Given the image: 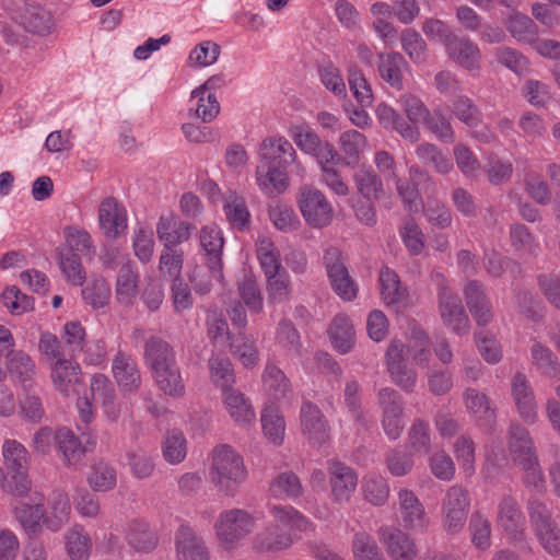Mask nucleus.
Wrapping results in <instances>:
<instances>
[{
    "label": "nucleus",
    "instance_id": "0eeeda50",
    "mask_svg": "<svg viewBox=\"0 0 560 560\" xmlns=\"http://www.w3.org/2000/svg\"><path fill=\"white\" fill-rule=\"evenodd\" d=\"M298 206L305 222L314 229L325 228L332 221L331 203L324 192L313 186L303 185L300 188Z\"/></svg>",
    "mask_w": 560,
    "mask_h": 560
},
{
    "label": "nucleus",
    "instance_id": "c9c22d12",
    "mask_svg": "<svg viewBox=\"0 0 560 560\" xmlns=\"http://www.w3.org/2000/svg\"><path fill=\"white\" fill-rule=\"evenodd\" d=\"M381 296L388 306H399L406 303L408 291L401 285L399 277L388 267H384L380 272Z\"/></svg>",
    "mask_w": 560,
    "mask_h": 560
},
{
    "label": "nucleus",
    "instance_id": "8fccbe9b",
    "mask_svg": "<svg viewBox=\"0 0 560 560\" xmlns=\"http://www.w3.org/2000/svg\"><path fill=\"white\" fill-rule=\"evenodd\" d=\"M210 378L212 383L225 390L233 387L235 375L229 358L220 354H212L208 361Z\"/></svg>",
    "mask_w": 560,
    "mask_h": 560
},
{
    "label": "nucleus",
    "instance_id": "a211bd4d",
    "mask_svg": "<svg viewBox=\"0 0 560 560\" xmlns=\"http://www.w3.org/2000/svg\"><path fill=\"white\" fill-rule=\"evenodd\" d=\"M175 550L177 560H210L203 538L186 524L175 534Z\"/></svg>",
    "mask_w": 560,
    "mask_h": 560
},
{
    "label": "nucleus",
    "instance_id": "bf43d9fd",
    "mask_svg": "<svg viewBox=\"0 0 560 560\" xmlns=\"http://www.w3.org/2000/svg\"><path fill=\"white\" fill-rule=\"evenodd\" d=\"M154 245L153 231L144 224H137L132 234V248L136 257L142 264L152 259Z\"/></svg>",
    "mask_w": 560,
    "mask_h": 560
},
{
    "label": "nucleus",
    "instance_id": "e2e57ef3",
    "mask_svg": "<svg viewBox=\"0 0 560 560\" xmlns=\"http://www.w3.org/2000/svg\"><path fill=\"white\" fill-rule=\"evenodd\" d=\"M58 264L68 282L73 285H82L84 283L86 275L78 254L71 250H61L59 253Z\"/></svg>",
    "mask_w": 560,
    "mask_h": 560
},
{
    "label": "nucleus",
    "instance_id": "e433bc0d",
    "mask_svg": "<svg viewBox=\"0 0 560 560\" xmlns=\"http://www.w3.org/2000/svg\"><path fill=\"white\" fill-rule=\"evenodd\" d=\"M329 337L334 348L339 353H348L355 340L353 324L347 315H337L329 328Z\"/></svg>",
    "mask_w": 560,
    "mask_h": 560
},
{
    "label": "nucleus",
    "instance_id": "5701e85b",
    "mask_svg": "<svg viewBox=\"0 0 560 560\" xmlns=\"http://www.w3.org/2000/svg\"><path fill=\"white\" fill-rule=\"evenodd\" d=\"M446 55L458 66L472 71L480 69L481 52L477 44L467 37L455 35L446 44Z\"/></svg>",
    "mask_w": 560,
    "mask_h": 560
},
{
    "label": "nucleus",
    "instance_id": "9d476101",
    "mask_svg": "<svg viewBox=\"0 0 560 560\" xmlns=\"http://www.w3.org/2000/svg\"><path fill=\"white\" fill-rule=\"evenodd\" d=\"M323 259L329 282L336 294L345 301L355 299L358 287L349 275L341 252L336 247H328Z\"/></svg>",
    "mask_w": 560,
    "mask_h": 560
},
{
    "label": "nucleus",
    "instance_id": "cd10ccee",
    "mask_svg": "<svg viewBox=\"0 0 560 560\" xmlns=\"http://www.w3.org/2000/svg\"><path fill=\"white\" fill-rule=\"evenodd\" d=\"M262 390L269 406L285 399L291 393V385L285 374L273 363H267L262 375Z\"/></svg>",
    "mask_w": 560,
    "mask_h": 560
},
{
    "label": "nucleus",
    "instance_id": "13d9d810",
    "mask_svg": "<svg viewBox=\"0 0 560 560\" xmlns=\"http://www.w3.org/2000/svg\"><path fill=\"white\" fill-rule=\"evenodd\" d=\"M418 159L428 166L433 167L436 173L446 174L453 168L450 158L445 156L438 147L423 142L417 147Z\"/></svg>",
    "mask_w": 560,
    "mask_h": 560
},
{
    "label": "nucleus",
    "instance_id": "ea45409f",
    "mask_svg": "<svg viewBox=\"0 0 560 560\" xmlns=\"http://www.w3.org/2000/svg\"><path fill=\"white\" fill-rule=\"evenodd\" d=\"M65 546L71 560H89L93 544L83 526L77 524L67 530Z\"/></svg>",
    "mask_w": 560,
    "mask_h": 560
},
{
    "label": "nucleus",
    "instance_id": "052dcab7",
    "mask_svg": "<svg viewBox=\"0 0 560 560\" xmlns=\"http://www.w3.org/2000/svg\"><path fill=\"white\" fill-rule=\"evenodd\" d=\"M237 289L241 299L252 313L261 312L262 296L256 277L252 272H244L243 278L238 280Z\"/></svg>",
    "mask_w": 560,
    "mask_h": 560
},
{
    "label": "nucleus",
    "instance_id": "4468645a",
    "mask_svg": "<svg viewBox=\"0 0 560 560\" xmlns=\"http://www.w3.org/2000/svg\"><path fill=\"white\" fill-rule=\"evenodd\" d=\"M378 536L392 560H415L417 558L418 548L415 539L407 532L393 526H383L378 530Z\"/></svg>",
    "mask_w": 560,
    "mask_h": 560
},
{
    "label": "nucleus",
    "instance_id": "4c0bfd02",
    "mask_svg": "<svg viewBox=\"0 0 560 560\" xmlns=\"http://www.w3.org/2000/svg\"><path fill=\"white\" fill-rule=\"evenodd\" d=\"M467 411L479 423L491 424L494 420V409L485 393L475 388H467L463 394Z\"/></svg>",
    "mask_w": 560,
    "mask_h": 560
},
{
    "label": "nucleus",
    "instance_id": "aec40b11",
    "mask_svg": "<svg viewBox=\"0 0 560 560\" xmlns=\"http://www.w3.org/2000/svg\"><path fill=\"white\" fill-rule=\"evenodd\" d=\"M194 226L180 220L174 213H165L159 218L156 235L164 247H175L189 240Z\"/></svg>",
    "mask_w": 560,
    "mask_h": 560
},
{
    "label": "nucleus",
    "instance_id": "6e6552de",
    "mask_svg": "<svg viewBox=\"0 0 560 560\" xmlns=\"http://www.w3.org/2000/svg\"><path fill=\"white\" fill-rule=\"evenodd\" d=\"M288 132L298 149L315 158L318 164L338 160V153L334 145L328 141H323L308 124H292Z\"/></svg>",
    "mask_w": 560,
    "mask_h": 560
},
{
    "label": "nucleus",
    "instance_id": "423d86ee",
    "mask_svg": "<svg viewBox=\"0 0 560 560\" xmlns=\"http://www.w3.org/2000/svg\"><path fill=\"white\" fill-rule=\"evenodd\" d=\"M432 281L438 288L439 314L443 325L458 336L468 334L469 318L459 296L451 290L442 273L434 272Z\"/></svg>",
    "mask_w": 560,
    "mask_h": 560
},
{
    "label": "nucleus",
    "instance_id": "58836bf2",
    "mask_svg": "<svg viewBox=\"0 0 560 560\" xmlns=\"http://www.w3.org/2000/svg\"><path fill=\"white\" fill-rule=\"evenodd\" d=\"M55 438L63 463L69 467L77 466L85 454V448L82 446L80 440L68 428L58 429Z\"/></svg>",
    "mask_w": 560,
    "mask_h": 560
},
{
    "label": "nucleus",
    "instance_id": "6ab92c4d",
    "mask_svg": "<svg viewBox=\"0 0 560 560\" xmlns=\"http://www.w3.org/2000/svg\"><path fill=\"white\" fill-rule=\"evenodd\" d=\"M200 245L206 253L208 267L212 278L222 281L221 254L224 244L222 231L215 224L205 225L200 231Z\"/></svg>",
    "mask_w": 560,
    "mask_h": 560
},
{
    "label": "nucleus",
    "instance_id": "c85d7f7f",
    "mask_svg": "<svg viewBox=\"0 0 560 560\" xmlns=\"http://www.w3.org/2000/svg\"><path fill=\"white\" fill-rule=\"evenodd\" d=\"M376 118L380 125L386 129H393L405 140L415 143L420 138L419 129L405 120L393 107L385 103L377 105L375 109Z\"/></svg>",
    "mask_w": 560,
    "mask_h": 560
},
{
    "label": "nucleus",
    "instance_id": "a878e982",
    "mask_svg": "<svg viewBox=\"0 0 560 560\" xmlns=\"http://www.w3.org/2000/svg\"><path fill=\"white\" fill-rule=\"evenodd\" d=\"M32 503L21 502L14 505L13 512L14 516L20 523L21 527L24 529L26 535L28 536H37L44 525V508L42 503V498L37 493H34L31 498Z\"/></svg>",
    "mask_w": 560,
    "mask_h": 560
},
{
    "label": "nucleus",
    "instance_id": "2eb2a0df",
    "mask_svg": "<svg viewBox=\"0 0 560 560\" xmlns=\"http://www.w3.org/2000/svg\"><path fill=\"white\" fill-rule=\"evenodd\" d=\"M511 394L521 419L526 424H535L538 421V405L530 382L523 373L513 376Z\"/></svg>",
    "mask_w": 560,
    "mask_h": 560
},
{
    "label": "nucleus",
    "instance_id": "7ed1b4c3",
    "mask_svg": "<svg viewBox=\"0 0 560 560\" xmlns=\"http://www.w3.org/2000/svg\"><path fill=\"white\" fill-rule=\"evenodd\" d=\"M209 477L219 491L234 495L246 478L243 457L230 445L215 446L210 455Z\"/></svg>",
    "mask_w": 560,
    "mask_h": 560
},
{
    "label": "nucleus",
    "instance_id": "864d4df0",
    "mask_svg": "<svg viewBox=\"0 0 560 560\" xmlns=\"http://www.w3.org/2000/svg\"><path fill=\"white\" fill-rule=\"evenodd\" d=\"M7 369L10 375L25 384L35 376V363L31 357L22 351H11L7 355Z\"/></svg>",
    "mask_w": 560,
    "mask_h": 560
},
{
    "label": "nucleus",
    "instance_id": "2f4dec72",
    "mask_svg": "<svg viewBox=\"0 0 560 560\" xmlns=\"http://www.w3.org/2000/svg\"><path fill=\"white\" fill-rule=\"evenodd\" d=\"M139 275L133 262L121 266L115 285L117 301L126 306L132 305L138 295Z\"/></svg>",
    "mask_w": 560,
    "mask_h": 560
},
{
    "label": "nucleus",
    "instance_id": "69168bd1",
    "mask_svg": "<svg viewBox=\"0 0 560 560\" xmlns=\"http://www.w3.org/2000/svg\"><path fill=\"white\" fill-rule=\"evenodd\" d=\"M299 478L292 472L280 474L269 487L270 494L276 499H293L301 494Z\"/></svg>",
    "mask_w": 560,
    "mask_h": 560
},
{
    "label": "nucleus",
    "instance_id": "de8ad7c7",
    "mask_svg": "<svg viewBox=\"0 0 560 560\" xmlns=\"http://www.w3.org/2000/svg\"><path fill=\"white\" fill-rule=\"evenodd\" d=\"M128 542L140 552H149L158 545L156 535L149 530L148 524L142 521H131L127 526Z\"/></svg>",
    "mask_w": 560,
    "mask_h": 560
},
{
    "label": "nucleus",
    "instance_id": "f8f14e48",
    "mask_svg": "<svg viewBox=\"0 0 560 560\" xmlns=\"http://www.w3.org/2000/svg\"><path fill=\"white\" fill-rule=\"evenodd\" d=\"M378 404L383 411L382 427L385 434L390 440H397L405 428L400 396L392 388H383L378 393Z\"/></svg>",
    "mask_w": 560,
    "mask_h": 560
},
{
    "label": "nucleus",
    "instance_id": "1a4fd4ad",
    "mask_svg": "<svg viewBox=\"0 0 560 560\" xmlns=\"http://www.w3.org/2000/svg\"><path fill=\"white\" fill-rule=\"evenodd\" d=\"M469 508L470 498L468 491L458 485L450 487L441 505L444 529L451 534L460 532L466 524Z\"/></svg>",
    "mask_w": 560,
    "mask_h": 560
},
{
    "label": "nucleus",
    "instance_id": "79ce46f5",
    "mask_svg": "<svg viewBox=\"0 0 560 560\" xmlns=\"http://www.w3.org/2000/svg\"><path fill=\"white\" fill-rule=\"evenodd\" d=\"M339 149L346 165H354L368 148L366 137L357 130H347L338 139Z\"/></svg>",
    "mask_w": 560,
    "mask_h": 560
},
{
    "label": "nucleus",
    "instance_id": "5fc2aeb1",
    "mask_svg": "<svg viewBox=\"0 0 560 560\" xmlns=\"http://www.w3.org/2000/svg\"><path fill=\"white\" fill-rule=\"evenodd\" d=\"M86 480L93 491L107 492L116 487L117 474L109 464L100 462L92 466Z\"/></svg>",
    "mask_w": 560,
    "mask_h": 560
},
{
    "label": "nucleus",
    "instance_id": "a18cd8bd",
    "mask_svg": "<svg viewBox=\"0 0 560 560\" xmlns=\"http://www.w3.org/2000/svg\"><path fill=\"white\" fill-rule=\"evenodd\" d=\"M224 213L230 224L237 230L248 229L250 224V213L242 196L231 191L225 197Z\"/></svg>",
    "mask_w": 560,
    "mask_h": 560
},
{
    "label": "nucleus",
    "instance_id": "39448f33",
    "mask_svg": "<svg viewBox=\"0 0 560 560\" xmlns=\"http://www.w3.org/2000/svg\"><path fill=\"white\" fill-rule=\"evenodd\" d=\"M255 526L254 514L244 509L233 508L219 513L213 528L222 548L233 550L241 540L253 533Z\"/></svg>",
    "mask_w": 560,
    "mask_h": 560
},
{
    "label": "nucleus",
    "instance_id": "6e6d98bb",
    "mask_svg": "<svg viewBox=\"0 0 560 560\" xmlns=\"http://www.w3.org/2000/svg\"><path fill=\"white\" fill-rule=\"evenodd\" d=\"M361 489L364 499L375 506L383 505L389 495L387 481L376 474H368L364 476Z\"/></svg>",
    "mask_w": 560,
    "mask_h": 560
},
{
    "label": "nucleus",
    "instance_id": "dca6fc26",
    "mask_svg": "<svg viewBox=\"0 0 560 560\" xmlns=\"http://www.w3.org/2000/svg\"><path fill=\"white\" fill-rule=\"evenodd\" d=\"M222 404L232 421L240 428L249 429L256 422V412L241 390L231 387L222 392Z\"/></svg>",
    "mask_w": 560,
    "mask_h": 560
},
{
    "label": "nucleus",
    "instance_id": "393cba45",
    "mask_svg": "<svg viewBox=\"0 0 560 560\" xmlns=\"http://www.w3.org/2000/svg\"><path fill=\"white\" fill-rule=\"evenodd\" d=\"M497 522L513 540L523 539L525 521L515 499L508 495L501 499L498 505Z\"/></svg>",
    "mask_w": 560,
    "mask_h": 560
},
{
    "label": "nucleus",
    "instance_id": "49530a36",
    "mask_svg": "<svg viewBox=\"0 0 560 560\" xmlns=\"http://www.w3.org/2000/svg\"><path fill=\"white\" fill-rule=\"evenodd\" d=\"M530 360L536 370L546 376H555L559 369V359L552 350L534 339L530 347Z\"/></svg>",
    "mask_w": 560,
    "mask_h": 560
},
{
    "label": "nucleus",
    "instance_id": "b1692460",
    "mask_svg": "<svg viewBox=\"0 0 560 560\" xmlns=\"http://www.w3.org/2000/svg\"><path fill=\"white\" fill-rule=\"evenodd\" d=\"M255 177L258 188L268 197L284 192L290 185L287 171L284 167L277 165L259 163L256 167Z\"/></svg>",
    "mask_w": 560,
    "mask_h": 560
},
{
    "label": "nucleus",
    "instance_id": "774afa93",
    "mask_svg": "<svg viewBox=\"0 0 560 560\" xmlns=\"http://www.w3.org/2000/svg\"><path fill=\"white\" fill-rule=\"evenodd\" d=\"M269 218L273 226L284 233L299 229L301 221L294 210L287 205L276 203L269 209Z\"/></svg>",
    "mask_w": 560,
    "mask_h": 560
},
{
    "label": "nucleus",
    "instance_id": "680f3d73",
    "mask_svg": "<svg viewBox=\"0 0 560 560\" xmlns=\"http://www.w3.org/2000/svg\"><path fill=\"white\" fill-rule=\"evenodd\" d=\"M2 304L12 315H22L34 310L35 301L32 296L22 292L18 287L12 285L3 290L1 294Z\"/></svg>",
    "mask_w": 560,
    "mask_h": 560
},
{
    "label": "nucleus",
    "instance_id": "473e14b6",
    "mask_svg": "<svg viewBox=\"0 0 560 560\" xmlns=\"http://www.w3.org/2000/svg\"><path fill=\"white\" fill-rule=\"evenodd\" d=\"M409 69L404 56L397 51L380 55L378 73L381 78L396 90H402V73Z\"/></svg>",
    "mask_w": 560,
    "mask_h": 560
},
{
    "label": "nucleus",
    "instance_id": "09e8293b",
    "mask_svg": "<svg viewBox=\"0 0 560 560\" xmlns=\"http://www.w3.org/2000/svg\"><path fill=\"white\" fill-rule=\"evenodd\" d=\"M158 387L172 397H182L185 394V383L177 364L160 370L152 374Z\"/></svg>",
    "mask_w": 560,
    "mask_h": 560
},
{
    "label": "nucleus",
    "instance_id": "f257e3e1",
    "mask_svg": "<svg viewBox=\"0 0 560 560\" xmlns=\"http://www.w3.org/2000/svg\"><path fill=\"white\" fill-rule=\"evenodd\" d=\"M411 358L415 364L428 366L431 359L430 340L420 328H413L405 345L393 340L386 352L387 370L396 385L404 390H411L417 381V373L407 368L406 361Z\"/></svg>",
    "mask_w": 560,
    "mask_h": 560
},
{
    "label": "nucleus",
    "instance_id": "0e129e2a",
    "mask_svg": "<svg viewBox=\"0 0 560 560\" xmlns=\"http://www.w3.org/2000/svg\"><path fill=\"white\" fill-rule=\"evenodd\" d=\"M358 191L368 200L377 199L383 191L380 177L371 167H361L354 175Z\"/></svg>",
    "mask_w": 560,
    "mask_h": 560
},
{
    "label": "nucleus",
    "instance_id": "72a5a7b5",
    "mask_svg": "<svg viewBox=\"0 0 560 560\" xmlns=\"http://www.w3.org/2000/svg\"><path fill=\"white\" fill-rule=\"evenodd\" d=\"M220 113V104L215 93H205L203 89H195L190 94L188 115L202 122H211Z\"/></svg>",
    "mask_w": 560,
    "mask_h": 560
},
{
    "label": "nucleus",
    "instance_id": "20e7f679",
    "mask_svg": "<svg viewBox=\"0 0 560 560\" xmlns=\"http://www.w3.org/2000/svg\"><path fill=\"white\" fill-rule=\"evenodd\" d=\"M509 448L513 460L525 471V483L540 491L545 480L534 452L533 440L529 432L518 423H512L510 427Z\"/></svg>",
    "mask_w": 560,
    "mask_h": 560
},
{
    "label": "nucleus",
    "instance_id": "603ef678",
    "mask_svg": "<svg viewBox=\"0 0 560 560\" xmlns=\"http://www.w3.org/2000/svg\"><path fill=\"white\" fill-rule=\"evenodd\" d=\"M401 48L416 65H423L428 58V46L420 33L413 28H405L400 33Z\"/></svg>",
    "mask_w": 560,
    "mask_h": 560
},
{
    "label": "nucleus",
    "instance_id": "f03ea898",
    "mask_svg": "<svg viewBox=\"0 0 560 560\" xmlns=\"http://www.w3.org/2000/svg\"><path fill=\"white\" fill-rule=\"evenodd\" d=\"M273 526L266 527L255 538V546L262 551H282L290 548L296 534L313 532L314 524L292 505L268 504Z\"/></svg>",
    "mask_w": 560,
    "mask_h": 560
},
{
    "label": "nucleus",
    "instance_id": "3c124183",
    "mask_svg": "<svg viewBox=\"0 0 560 560\" xmlns=\"http://www.w3.org/2000/svg\"><path fill=\"white\" fill-rule=\"evenodd\" d=\"M2 456L9 471L14 474L27 471L28 452L25 446L16 440L4 441L2 445Z\"/></svg>",
    "mask_w": 560,
    "mask_h": 560
},
{
    "label": "nucleus",
    "instance_id": "c03bdc74",
    "mask_svg": "<svg viewBox=\"0 0 560 560\" xmlns=\"http://www.w3.org/2000/svg\"><path fill=\"white\" fill-rule=\"evenodd\" d=\"M256 254L260 268L265 273V277L277 276L280 272V254L276 245L269 237H258L256 242Z\"/></svg>",
    "mask_w": 560,
    "mask_h": 560
},
{
    "label": "nucleus",
    "instance_id": "412c9836",
    "mask_svg": "<svg viewBox=\"0 0 560 560\" xmlns=\"http://www.w3.org/2000/svg\"><path fill=\"white\" fill-rule=\"evenodd\" d=\"M303 435L312 444H322L329 436L328 423L322 411L311 402H304L300 411Z\"/></svg>",
    "mask_w": 560,
    "mask_h": 560
},
{
    "label": "nucleus",
    "instance_id": "ddd939ff",
    "mask_svg": "<svg viewBox=\"0 0 560 560\" xmlns=\"http://www.w3.org/2000/svg\"><path fill=\"white\" fill-rule=\"evenodd\" d=\"M98 226L108 240H116L128 229V214L122 203L113 197H107L98 207Z\"/></svg>",
    "mask_w": 560,
    "mask_h": 560
},
{
    "label": "nucleus",
    "instance_id": "7c9ffc66",
    "mask_svg": "<svg viewBox=\"0 0 560 560\" xmlns=\"http://www.w3.org/2000/svg\"><path fill=\"white\" fill-rule=\"evenodd\" d=\"M144 361L152 374L176 364L173 348L163 339L151 337L144 346Z\"/></svg>",
    "mask_w": 560,
    "mask_h": 560
},
{
    "label": "nucleus",
    "instance_id": "4d7b16f0",
    "mask_svg": "<svg viewBox=\"0 0 560 560\" xmlns=\"http://www.w3.org/2000/svg\"><path fill=\"white\" fill-rule=\"evenodd\" d=\"M162 455L171 465H177L186 458L187 441L183 432L177 430L167 432L162 442Z\"/></svg>",
    "mask_w": 560,
    "mask_h": 560
},
{
    "label": "nucleus",
    "instance_id": "c756f323",
    "mask_svg": "<svg viewBox=\"0 0 560 560\" xmlns=\"http://www.w3.org/2000/svg\"><path fill=\"white\" fill-rule=\"evenodd\" d=\"M51 380L57 390L69 396L75 393L79 383L81 368L78 362L71 359H59L51 363Z\"/></svg>",
    "mask_w": 560,
    "mask_h": 560
},
{
    "label": "nucleus",
    "instance_id": "bb28decb",
    "mask_svg": "<svg viewBox=\"0 0 560 560\" xmlns=\"http://www.w3.org/2000/svg\"><path fill=\"white\" fill-rule=\"evenodd\" d=\"M112 373L122 392L133 393L141 384L136 361L124 352H118L113 359Z\"/></svg>",
    "mask_w": 560,
    "mask_h": 560
},
{
    "label": "nucleus",
    "instance_id": "37998d69",
    "mask_svg": "<svg viewBox=\"0 0 560 560\" xmlns=\"http://www.w3.org/2000/svg\"><path fill=\"white\" fill-rule=\"evenodd\" d=\"M506 28L517 42L534 44L538 38V27L533 20L520 12L512 13L506 20Z\"/></svg>",
    "mask_w": 560,
    "mask_h": 560
},
{
    "label": "nucleus",
    "instance_id": "a19ab883",
    "mask_svg": "<svg viewBox=\"0 0 560 560\" xmlns=\"http://www.w3.org/2000/svg\"><path fill=\"white\" fill-rule=\"evenodd\" d=\"M260 422L265 436L275 445H281L285 434V422L276 406L268 404L261 410Z\"/></svg>",
    "mask_w": 560,
    "mask_h": 560
},
{
    "label": "nucleus",
    "instance_id": "338daca9",
    "mask_svg": "<svg viewBox=\"0 0 560 560\" xmlns=\"http://www.w3.org/2000/svg\"><path fill=\"white\" fill-rule=\"evenodd\" d=\"M82 298L92 308H103L108 304L110 287L104 278H96L82 290Z\"/></svg>",
    "mask_w": 560,
    "mask_h": 560
},
{
    "label": "nucleus",
    "instance_id": "9b49d317",
    "mask_svg": "<svg viewBox=\"0 0 560 560\" xmlns=\"http://www.w3.org/2000/svg\"><path fill=\"white\" fill-rule=\"evenodd\" d=\"M398 516L407 530L423 533L428 530L431 520L424 504L410 489L402 488L397 492Z\"/></svg>",
    "mask_w": 560,
    "mask_h": 560
},
{
    "label": "nucleus",
    "instance_id": "f3484780",
    "mask_svg": "<svg viewBox=\"0 0 560 560\" xmlns=\"http://www.w3.org/2000/svg\"><path fill=\"white\" fill-rule=\"evenodd\" d=\"M258 158L260 163L285 167L295 162L298 154L292 143L283 136H270L259 144Z\"/></svg>",
    "mask_w": 560,
    "mask_h": 560
},
{
    "label": "nucleus",
    "instance_id": "f704fd0d",
    "mask_svg": "<svg viewBox=\"0 0 560 560\" xmlns=\"http://www.w3.org/2000/svg\"><path fill=\"white\" fill-rule=\"evenodd\" d=\"M71 514V504L66 492L56 490L49 499V512L45 515L44 525L51 532H58L63 527Z\"/></svg>",
    "mask_w": 560,
    "mask_h": 560
},
{
    "label": "nucleus",
    "instance_id": "4be33fe9",
    "mask_svg": "<svg viewBox=\"0 0 560 560\" xmlns=\"http://www.w3.org/2000/svg\"><path fill=\"white\" fill-rule=\"evenodd\" d=\"M328 471L334 500L337 502L349 501L358 485L357 474L339 460H330Z\"/></svg>",
    "mask_w": 560,
    "mask_h": 560
}]
</instances>
